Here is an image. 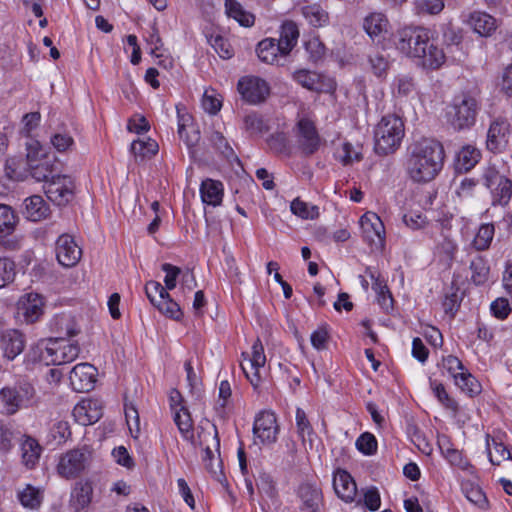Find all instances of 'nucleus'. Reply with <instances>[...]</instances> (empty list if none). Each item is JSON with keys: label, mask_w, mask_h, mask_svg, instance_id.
I'll use <instances>...</instances> for the list:
<instances>
[{"label": "nucleus", "mask_w": 512, "mask_h": 512, "mask_svg": "<svg viewBox=\"0 0 512 512\" xmlns=\"http://www.w3.org/2000/svg\"><path fill=\"white\" fill-rule=\"evenodd\" d=\"M57 261L66 268L74 267L81 259L82 250L73 236L62 234L55 243Z\"/></svg>", "instance_id": "14"}, {"label": "nucleus", "mask_w": 512, "mask_h": 512, "mask_svg": "<svg viewBox=\"0 0 512 512\" xmlns=\"http://www.w3.org/2000/svg\"><path fill=\"white\" fill-rule=\"evenodd\" d=\"M21 162L15 158L8 159L5 164V173L11 180L21 181L25 178V172L20 169Z\"/></svg>", "instance_id": "63"}, {"label": "nucleus", "mask_w": 512, "mask_h": 512, "mask_svg": "<svg viewBox=\"0 0 512 512\" xmlns=\"http://www.w3.org/2000/svg\"><path fill=\"white\" fill-rule=\"evenodd\" d=\"M293 11L300 13L315 28L324 27L329 23L328 12L317 3L302 5L298 2L294 4Z\"/></svg>", "instance_id": "26"}, {"label": "nucleus", "mask_w": 512, "mask_h": 512, "mask_svg": "<svg viewBox=\"0 0 512 512\" xmlns=\"http://www.w3.org/2000/svg\"><path fill=\"white\" fill-rule=\"evenodd\" d=\"M292 149L302 157L314 155L322 144V138L314 120L304 110L296 115Z\"/></svg>", "instance_id": "5"}, {"label": "nucleus", "mask_w": 512, "mask_h": 512, "mask_svg": "<svg viewBox=\"0 0 512 512\" xmlns=\"http://www.w3.org/2000/svg\"><path fill=\"white\" fill-rule=\"evenodd\" d=\"M19 217L11 206L0 204V246L8 251L21 249V238L13 235Z\"/></svg>", "instance_id": "10"}, {"label": "nucleus", "mask_w": 512, "mask_h": 512, "mask_svg": "<svg viewBox=\"0 0 512 512\" xmlns=\"http://www.w3.org/2000/svg\"><path fill=\"white\" fill-rule=\"evenodd\" d=\"M15 275L14 261L7 257H0V288L13 282Z\"/></svg>", "instance_id": "50"}, {"label": "nucleus", "mask_w": 512, "mask_h": 512, "mask_svg": "<svg viewBox=\"0 0 512 512\" xmlns=\"http://www.w3.org/2000/svg\"><path fill=\"white\" fill-rule=\"evenodd\" d=\"M430 386L437 397L438 401L447 409L456 412L458 410L457 402L450 398L446 389L442 383H438L435 380L430 379Z\"/></svg>", "instance_id": "47"}, {"label": "nucleus", "mask_w": 512, "mask_h": 512, "mask_svg": "<svg viewBox=\"0 0 512 512\" xmlns=\"http://www.w3.org/2000/svg\"><path fill=\"white\" fill-rule=\"evenodd\" d=\"M74 182L70 176L57 174L44 185L47 198L57 206H65L74 197Z\"/></svg>", "instance_id": "12"}, {"label": "nucleus", "mask_w": 512, "mask_h": 512, "mask_svg": "<svg viewBox=\"0 0 512 512\" xmlns=\"http://www.w3.org/2000/svg\"><path fill=\"white\" fill-rule=\"evenodd\" d=\"M178 113V135L184 140L186 145L191 148L194 147L200 140V133L198 130H193L191 134L186 133V125L191 120L189 114H180V110L177 108Z\"/></svg>", "instance_id": "40"}, {"label": "nucleus", "mask_w": 512, "mask_h": 512, "mask_svg": "<svg viewBox=\"0 0 512 512\" xmlns=\"http://www.w3.org/2000/svg\"><path fill=\"white\" fill-rule=\"evenodd\" d=\"M210 142L226 158L234 156L233 149L221 132H212L210 136Z\"/></svg>", "instance_id": "56"}, {"label": "nucleus", "mask_w": 512, "mask_h": 512, "mask_svg": "<svg viewBox=\"0 0 512 512\" xmlns=\"http://www.w3.org/2000/svg\"><path fill=\"white\" fill-rule=\"evenodd\" d=\"M463 491L465 493L466 498L473 503L474 505L485 508L487 505V498L484 492L480 487L474 486L472 484H467L463 486Z\"/></svg>", "instance_id": "54"}, {"label": "nucleus", "mask_w": 512, "mask_h": 512, "mask_svg": "<svg viewBox=\"0 0 512 512\" xmlns=\"http://www.w3.org/2000/svg\"><path fill=\"white\" fill-rule=\"evenodd\" d=\"M73 416L79 424L87 426L102 417V409L97 400L84 399L74 407Z\"/></svg>", "instance_id": "24"}, {"label": "nucleus", "mask_w": 512, "mask_h": 512, "mask_svg": "<svg viewBox=\"0 0 512 512\" xmlns=\"http://www.w3.org/2000/svg\"><path fill=\"white\" fill-rule=\"evenodd\" d=\"M18 499L25 508L37 509L42 502V492L32 485H27L18 493Z\"/></svg>", "instance_id": "42"}, {"label": "nucleus", "mask_w": 512, "mask_h": 512, "mask_svg": "<svg viewBox=\"0 0 512 512\" xmlns=\"http://www.w3.org/2000/svg\"><path fill=\"white\" fill-rule=\"evenodd\" d=\"M57 332L62 333L64 336L47 338L49 362L51 365H62L74 361L80 352V347L77 342H70L66 339L78 334L75 324L71 317L60 316L55 320Z\"/></svg>", "instance_id": "3"}, {"label": "nucleus", "mask_w": 512, "mask_h": 512, "mask_svg": "<svg viewBox=\"0 0 512 512\" xmlns=\"http://www.w3.org/2000/svg\"><path fill=\"white\" fill-rule=\"evenodd\" d=\"M356 447L365 455H373L377 450V440L373 434L365 432L356 440Z\"/></svg>", "instance_id": "53"}, {"label": "nucleus", "mask_w": 512, "mask_h": 512, "mask_svg": "<svg viewBox=\"0 0 512 512\" xmlns=\"http://www.w3.org/2000/svg\"><path fill=\"white\" fill-rule=\"evenodd\" d=\"M290 212L304 220H314L319 217V208L316 205L302 201L296 197L290 202Z\"/></svg>", "instance_id": "38"}, {"label": "nucleus", "mask_w": 512, "mask_h": 512, "mask_svg": "<svg viewBox=\"0 0 512 512\" xmlns=\"http://www.w3.org/2000/svg\"><path fill=\"white\" fill-rule=\"evenodd\" d=\"M237 90L242 99L251 105L265 102L270 94L269 84L257 76H244L240 78L237 83Z\"/></svg>", "instance_id": "11"}, {"label": "nucleus", "mask_w": 512, "mask_h": 512, "mask_svg": "<svg viewBox=\"0 0 512 512\" xmlns=\"http://www.w3.org/2000/svg\"><path fill=\"white\" fill-rule=\"evenodd\" d=\"M156 308L163 314L173 318L175 320H179L182 316V312L180 306L170 297H165L163 300H159Z\"/></svg>", "instance_id": "52"}, {"label": "nucleus", "mask_w": 512, "mask_h": 512, "mask_svg": "<svg viewBox=\"0 0 512 512\" xmlns=\"http://www.w3.org/2000/svg\"><path fill=\"white\" fill-rule=\"evenodd\" d=\"M265 362L263 345L257 339L252 346L251 357L245 358L241 363L243 373L254 388H257L260 383L259 369L264 366Z\"/></svg>", "instance_id": "17"}, {"label": "nucleus", "mask_w": 512, "mask_h": 512, "mask_svg": "<svg viewBox=\"0 0 512 512\" xmlns=\"http://www.w3.org/2000/svg\"><path fill=\"white\" fill-rule=\"evenodd\" d=\"M276 416L273 412L262 411L254 421L253 434L261 443H273L278 434Z\"/></svg>", "instance_id": "20"}, {"label": "nucleus", "mask_w": 512, "mask_h": 512, "mask_svg": "<svg viewBox=\"0 0 512 512\" xmlns=\"http://www.w3.org/2000/svg\"><path fill=\"white\" fill-rule=\"evenodd\" d=\"M455 384L469 396H474L480 393L481 385L477 379L467 370L460 372L459 375H454Z\"/></svg>", "instance_id": "39"}, {"label": "nucleus", "mask_w": 512, "mask_h": 512, "mask_svg": "<svg viewBox=\"0 0 512 512\" xmlns=\"http://www.w3.org/2000/svg\"><path fill=\"white\" fill-rule=\"evenodd\" d=\"M404 134V122L400 117H382L374 131L375 152L379 155L394 153L400 147Z\"/></svg>", "instance_id": "6"}, {"label": "nucleus", "mask_w": 512, "mask_h": 512, "mask_svg": "<svg viewBox=\"0 0 512 512\" xmlns=\"http://www.w3.org/2000/svg\"><path fill=\"white\" fill-rule=\"evenodd\" d=\"M92 492L93 489L90 483H79L72 492V498L79 508H85L91 502Z\"/></svg>", "instance_id": "49"}, {"label": "nucleus", "mask_w": 512, "mask_h": 512, "mask_svg": "<svg viewBox=\"0 0 512 512\" xmlns=\"http://www.w3.org/2000/svg\"><path fill=\"white\" fill-rule=\"evenodd\" d=\"M159 146L156 141L148 139L147 141L134 140L131 144V153L136 161H144L152 158L158 152Z\"/></svg>", "instance_id": "36"}, {"label": "nucleus", "mask_w": 512, "mask_h": 512, "mask_svg": "<svg viewBox=\"0 0 512 512\" xmlns=\"http://www.w3.org/2000/svg\"><path fill=\"white\" fill-rule=\"evenodd\" d=\"M495 233L493 224H482L473 240V246L478 251H484L490 247Z\"/></svg>", "instance_id": "43"}, {"label": "nucleus", "mask_w": 512, "mask_h": 512, "mask_svg": "<svg viewBox=\"0 0 512 512\" xmlns=\"http://www.w3.org/2000/svg\"><path fill=\"white\" fill-rule=\"evenodd\" d=\"M22 462L27 468H34L39 461L42 447L38 441L26 436L21 443Z\"/></svg>", "instance_id": "34"}, {"label": "nucleus", "mask_w": 512, "mask_h": 512, "mask_svg": "<svg viewBox=\"0 0 512 512\" xmlns=\"http://www.w3.org/2000/svg\"><path fill=\"white\" fill-rule=\"evenodd\" d=\"M369 63L371 65L373 73L378 77L384 75L388 69L387 59L383 54L379 52H376L369 56Z\"/></svg>", "instance_id": "61"}, {"label": "nucleus", "mask_w": 512, "mask_h": 512, "mask_svg": "<svg viewBox=\"0 0 512 512\" xmlns=\"http://www.w3.org/2000/svg\"><path fill=\"white\" fill-rule=\"evenodd\" d=\"M34 396V387L28 382H20L0 390V404L6 414L13 415L19 409L28 407Z\"/></svg>", "instance_id": "9"}, {"label": "nucleus", "mask_w": 512, "mask_h": 512, "mask_svg": "<svg viewBox=\"0 0 512 512\" xmlns=\"http://www.w3.org/2000/svg\"><path fill=\"white\" fill-rule=\"evenodd\" d=\"M444 156V148L439 141L426 137L414 141L408 148L406 162L409 177L417 183L430 182L441 171Z\"/></svg>", "instance_id": "1"}, {"label": "nucleus", "mask_w": 512, "mask_h": 512, "mask_svg": "<svg viewBox=\"0 0 512 512\" xmlns=\"http://www.w3.org/2000/svg\"><path fill=\"white\" fill-rule=\"evenodd\" d=\"M200 195L204 203L218 206L223 198V184L220 181L207 178L201 183Z\"/></svg>", "instance_id": "31"}, {"label": "nucleus", "mask_w": 512, "mask_h": 512, "mask_svg": "<svg viewBox=\"0 0 512 512\" xmlns=\"http://www.w3.org/2000/svg\"><path fill=\"white\" fill-rule=\"evenodd\" d=\"M389 21L387 17L380 12H373L367 15L363 20V29L373 40L380 41L388 33Z\"/></svg>", "instance_id": "27"}, {"label": "nucleus", "mask_w": 512, "mask_h": 512, "mask_svg": "<svg viewBox=\"0 0 512 512\" xmlns=\"http://www.w3.org/2000/svg\"><path fill=\"white\" fill-rule=\"evenodd\" d=\"M333 489L336 495L347 503L356 501L357 486L352 476L343 469H337L333 475Z\"/></svg>", "instance_id": "22"}, {"label": "nucleus", "mask_w": 512, "mask_h": 512, "mask_svg": "<svg viewBox=\"0 0 512 512\" xmlns=\"http://www.w3.org/2000/svg\"><path fill=\"white\" fill-rule=\"evenodd\" d=\"M18 309L22 313L24 321L33 324L43 315V298L37 293H29L19 301Z\"/></svg>", "instance_id": "23"}, {"label": "nucleus", "mask_w": 512, "mask_h": 512, "mask_svg": "<svg viewBox=\"0 0 512 512\" xmlns=\"http://www.w3.org/2000/svg\"><path fill=\"white\" fill-rule=\"evenodd\" d=\"M244 128L250 135H260L267 131V126L262 116L256 112L245 116Z\"/></svg>", "instance_id": "48"}, {"label": "nucleus", "mask_w": 512, "mask_h": 512, "mask_svg": "<svg viewBox=\"0 0 512 512\" xmlns=\"http://www.w3.org/2000/svg\"><path fill=\"white\" fill-rule=\"evenodd\" d=\"M174 422L185 439L193 437V421L187 408L181 406L175 411Z\"/></svg>", "instance_id": "41"}, {"label": "nucleus", "mask_w": 512, "mask_h": 512, "mask_svg": "<svg viewBox=\"0 0 512 512\" xmlns=\"http://www.w3.org/2000/svg\"><path fill=\"white\" fill-rule=\"evenodd\" d=\"M145 293L155 307L159 303V300L168 297L167 289L157 281H148L145 285Z\"/></svg>", "instance_id": "51"}, {"label": "nucleus", "mask_w": 512, "mask_h": 512, "mask_svg": "<svg viewBox=\"0 0 512 512\" xmlns=\"http://www.w3.org/2000/svg\"><path fill=\"white\" fill-rule=\"evenodd\" d=\"M73 143V138L67 133H56L51 137V144L58 152L67 151Z\"/></svg>", "instance_id": "64"}, {"label": "nucleus", "mask_w": 512, "mask_h": 512, "mask_svg": "<svg viewBox=\"0 0 512 512\" xmlns=\"http://www.w3.org/2000/svg\"><path fill=\"white\" fill-rule=\"evenodd\" d=\"M42 160L35 164H30L28 167L30 175L38 182H45L47 184L52 176H56L55 167V156H50L46 153H42Z\"/></svg>", "instance_id": "28"}, {"label": "nucleus", "mask_w": 512, "mask_h": 512, "mask_svg": "<svg viewBox=\"0 0 512 512\" xmlns=\"http://www.w3.org/2000/svg\"><path fill=\"white\" fill-rule=\"evenodd\" d=\"M419 13L438 14L444 8L443 0H416Z\"/></svg>", "instance_id": "60"}, {"label": "nucleus", "mask_w": 512, "mask_h": 512, "mask_svg": "<svg viewBox=\"0 0 512 512\" xmlns=\"http://www.w3.org/2000/svg\"><path fill=\"white\" fill-rule=\"evenodd\" d=\"M397 49L408 57L422 59L424 67L438 69L445 62V54L438 47L429 29L405 27L397 33Z\"/></svg>", "instance_id": "2"}, {"label": "nucleus", "mask_w": 512, "mask_h": 512, "mask_svg": "<svg viewBox=\"0 0 512 512\" xmlns=\"http://www.w3.org/2000/svg\"><path fill=\"white\" fill-rule=\"evenodd\" d=\"M161 269L166 273L164 278L165 288L173 290L176 287L177 279L181 275L182 270L170 263L162 264Z\"/></svg>", "instance_id": "57"}, {"label": "nucleus", "mask_w": 512, "mask_h": 512, "mask_svg": "<svg viewBox=\"0 0 512 512\" xmlns=\"http://www.w3.org/2000/svg\"><path fill=\"white\" fill-rule=\"evenodd\" d=\"M469 26L482 37L491 36L496 28V19L485 12H473L468 19Z\"/></svg>", "instance_id": "29"}, {"label": "nucleus", "mask_w": 512, "mask_h": 512, "mask_svg": "<svg viewBox=\"0 0 512 512\" xmlns=\"http://www.w3.org/2000/svg\"><path fill=\"white\" fill-rule=\"evenodd\" d=\"M97 369L90 363H79L70 371L69 380L77 392H88L94 388Z\"/></svg>", "instance_id": "18"}, {"label": "nucleus", "mask_w": 512, "mask_h": 512, "mask_svg": "<svg viewBox=\"0 0 512 512\" xmlns=\"http://www.w3.org/2000/svg\"><path fill=\"white\" fill-rule=\"evenodd\" d=\"M295 422L297 434L301 438L303 445H306V437L313 434V427L308 419L307 413L302 408H297L295 412Z\"/></svg>", "instance_id": "45"}, {"label": "nucleus", "mask_w": 512, "mask_h": 512, "mask_svg": "<svg viewBox=\"0 0 512 512\" xmlns=\"http://www.w3.org/2000/svg\"><path fill=\"white\" fill-rule=\"evenodd\" d=\"M88 453L74 449L64 454L58 464V472L65 478H74L82 472L88 461Z\"/></svg>", "instance_id": "19"}, {"label": "nucleus", "mask_w": 512, "mask_h": 512, "mask_svg": "<svg viewBox=\"0 0 512 512\" xmlns=\"http://www.w3.org/2000/svg\"><path fill=\"white\" fill-rule=\"evenodd\" d=\"M305 49L313 62L319 61L325 55V46L317 37L305 42Z\"/></svg>", "instance_id": "59"}, {"label": "nucleus", "mask_w": 512, "mask_h": 512, "mask_svg": "<svg viewBox=\"0 0 512 512\" xmlns=\"http://www.w3.org/2000/svg\"><path fill=\"white\" fill-rule=\"evenodd\" d=\"M414 90V81L407 75L397 76L392 83V93L395 97L406 98L410 96Z\"/></svg>", "instance_id": "44"}, {"label": "nucleus", "mask_w": 512, "mask_h": 512, "mask_svg": "<svg viewBox=\"0 0 512 512\" xmlns=\"http://www.w3.org/2000/svg\"><path fill=\"white\" fill-rule=\"evenodd\" d=\"M364 239L376 249H382L385 243V227L380 217L373 213H365L360 220Z\"/></svg>", "instance_id": "16"}, {"label": "nucleus", "mask_w": 512, "mask_h": 512, "mask_svg": "<svg viewBox=\"0 0 512 512\" xmlns=\"http://www.w3.org/2000/svg\"><path fill=\"white\" fill-rule=\"evenodd\" d=\"M48 343L47 339H41L36 344L31 346L27 353L28 360L36 363V362H43L46 365H51L49 362V358H51L50 355H48Z\"/></svg>", "instance_id": "46"}, {"label": "nucleus", "mask_w": 512, "mask_h": 512, "mask_svg": "<svg viewBox=\"0 0 512 512\" xmlns=\"http://www.w3.org/2000/svg\"><path fill=\"white\" fill-rule=\"evenodd\" d=\"M357 503H363L371 511H375L380 507V494L375 487L367 488L363 496L357 500Z\"/></svg>", "instance_id": "55"}, {"label": "nucleus", "mask_w": 512, "mask_h": 512, "mask_svg": "<svg viewBox=\"0 0 512 512\" xmlns=\"http://www.w3.org/2000/svg\"><path fill=\"white\" fill-rule=\"evenodd\" d=\"M25 343V337L19 330L8 329L1 338L0 348L6 359L14 360L23 352Z\"/></svg>", "instance_id": "25"}, {"label": "nucleus", "mask_w": 512, "mask_h": 512, "mask_svg": "<svg viewBox=\"0 0 512 512\" xmlns=\"http://www.w3.org/2000/svg\"><path fill=\"white\" fill-rule=\"evenodd\" d=\"M471 280L475 285L485 284L490 275V266L483 256H477L470 263Z\"/></svg>", "instance_id": "37"}, {"label": "nucleus", "mask_w": 512, "mask_h": 512, "mask_svg": "<svg viewBox=\"0 0 512 512\" xmlns=\"http://www.w3.org/2000/svg\"><path fill=\"white\" fill-rule=\"evenodd\" d=\"M24 216L30 221H40L49 215V206L39 195H33L24 201Z\"/></svg>", "instance_id": "30"}, {"label": "nucleus", "mask_w": 512, "mask_h": 512, "mask_svg": "<svg viewBox=\"0 0 512 512\" xmlns=\"http://www.w3.org/2000/svg\"><path fill=\"white\" fill-rule=\"evenodd\" d=\"M480 151L471 146H464L457 154L456 168L458 171H470L480 160Z\"/></svg>", "instance_id": "35"}, {"label": "nucleus", "mask_w": 512, "mask_h": 512, "mask_svg": "<svg viewBox=\"0 0 512 512\" xmlns=\"http://www.w3.org/2000/svg\"><path fill=\"white\" fill-rule=\"evenodd\" d=\"M279 38L269 37L256 45V54L265 64L285 67L288 64V21H283Z\"/></svg>", "instance_id": "7"}, {"label": "nucleus", "mask_w": 512, "mask_h": 512, "mask_svg": "<svg viewBox=\"0 0 512 512\" xmlns=\"http://www.w3.org/2000/svg\"><path fill=\"white\" fill-rule=\"evenodd\" d=\"M297 497L301 502L300 509L304 512H319L323 504L321 488L310 481L303 482L297 489Z\"/></svg>", "instance_id": "21"}, {"label": "nucleus", "mask_w": 512, "mask_h": 512, "mask_svg": "<svg viewBox=\"0 0 512 512\" xmlns=\"http://www.w3.org/2000/svg\"><path fill=\"white\" fill-rule=\"evenodd\" d=\"M51 435L58 443L65 442L71 436L70 425L67 421H58L51 428Z\"/></svg>", "instance_id": "62"}, {"label": "nucleus", "mask_w": 512, "mask_h": 512, "mask_svg": "<svg viewBox=\"0 0 512 512\" xmlns=\"http://www.w3.org/2000/svg\"><path fill=\"white\" fill-rule=\"evenodd\" d=\"M511 131L512 126L507 118L502 116L496 117L490 123L487 132V149L493 153L503 151L508 144V137Z\"/></svg>", "instance_id": "13"}, {"label": "nucleus", "mask_w": 512, "mask_h": 512, "mask_svg": "<svg viewBox=\"0 0 512 512\" xmlns=\"http://www.w3.org/2000/svg\"><path fill=\"white\" fill-rule=\"evenodd\" d=\"M490 310L494 317L499 320H504L509 316L511 307L506 298L500 297L491 303Z\"/></svg>", "instance_id": "58"}, {"label": "nucleus", "mask_w": 512, "mask_h": 512, "mask_svg": "<svg viewBox=\"0 0 512 512\" xmlns=\"http://www.w3.org/2000/svg\"><path fill=\"white\" fill-rule=\"evenodd\" d=\"M481 108L479 93L464 91L453 97L447 107V121L455 131L471 129Z\"/></svg>", "instance_id": "4"}, {"label": "nucleus", "mask_w": 512, "mask_h": 512, "mask_svg": "<svg viewBox=\"0 0 512 512\" xmlns=\"http://www.w3.org/2000/svg\"><path fill=\"white\" fill-rule=\"evenodd\" d=\"M293 79L310 91L330 93L336 89V83L333 79L306 69L295 71Z\"/></svg>", "instance_id": "15"}, {"label": "nucleus", "mask_w": 512, "mask_h": 512, "mask_svg": "<svg viewBox=\"0 0 512 512\" xmlns=\"http://www.w3.org/2000/svg\"><path fill=\"white\" fill-rule=\"evenodd\" d=\"M225 13L229 18L236 20L243 27H251L254 25L255 16L244 9L237 0L224 1Z\"/></svg>", "instance_id": "32"}, {"label": "nucleus", "mask_w": 512, "mask_h": 512, "mask_svg": "<svg viewBox=\"0 0 512 512\" xmlns=\"http://www.w3.org/2000/svg\"><path fill=\"white\" fill-rule=\"evenodd\" d=\"M477 182L490 191L492 205L505 206L509 203L512 197V181L500 174L496 167L483 168Z\"/></svg>", "instance_id": "8"}, {"label": "nucleus", "mask_w": 512, "mask_h": 512, "mask_svg": "<svg viewBox=\"0 0 512 512\" xmlns=\"http://www.w3.org/2000/svg\"><path fill=\"white\" fill-rule=\"evenodd\" d=\"M366 272L373 280L372 289L377 295V301L381 308L386 312L393 309L394 300L387 285L384 283V281L380 280L379 277H376L375 273L370 268H367Z\"/></svg>", "instance_id": "33"}]
</instances>
